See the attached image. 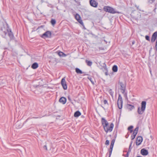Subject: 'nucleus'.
I'll list each match as a JSON object with an SVG mask.
<instances>
[{
  "label": "nucleus",
  "instance_id": "09e8293b",
  "mask_svg": "<svg viewBox=\"0 0 157 157\" xmlns=\"http://www.w3.org/2000/svg\"><path fill=\"white\" fill-rule=\"evenodd\" d=\"M132 110V109L130 108L129 109V111H131Z\"/></svg>",
  "mask_w": 157,
  "mask_h": 157
},
{
  "label": "nucleus",
  "instance_id": "a19ab883",
  "mask_svg": "<svg viewBox=\"0 0 157 157\" xmlns=\"http://www.w3.org/2000/svg\"><path fill=\"white\" fill-rule=\"evenodd\" d=\"M128 106H131V108H133V107H134V106H133V105H128Z\"/></svg>",
  "mask_w": 157,
  "mask_h": 157
},
{
  "label": "nucleus",
  "instance_id": "f704fd0d",
  "mask_svg": "<svg viewBox=\"0 0 157 157\" xmlns=\"http://www.w3.org/2000/svg\"><path fill=\"white\" fill-rule=\"evenodd\" d=\"M88 78L90 80V81L93 84H94V83L93 81L92 80V78H91L88 77Z\"/></svg>",
  "mask_w": 157,
  "mask_h": 157
},
{
  "label": "nucleus",
  "instance_id": "1a4fd4ad",
  "mask_svg": "<svg viewBox=\"0 0 157 157\" xmlns=\"http://www.w3.org/2000/svg\"><path fill=\"white\" fill-rule=\"evenodd\" d=\"M143 139L141 136H139L137 137L136 141V144L137 146L139 145L142 142Z\"/></svg>",
  "mask_w": 157,
  "mask_h": 157
},
{
  "label": "nucleus",
  "instance_id": "6ab92c4d",
  "mask_svg": "<svg viewBox=\"0 0 157 157\" xmlns=\"http://www.w3.org/2000/svg\"><path fill=\"white\" fill-rule=\"evenodd\" d=\"M148 2L149 3L151 4L154 3V5L155 6H156L157 4V0H149Z\"/></svg>",
  "mask_w": 157,
  "mask_h": 157
},
{
  "label": "nucleus",
  "instance_id": "0eeeda50",
  "mask_svg": "<svg viewBox=\"0 0 157 157\" xmlns=\"http://www.w3.org/2000/svg\"><path fill=\"white\" fill-rule=\"evenodd\" d=\"M61 84L62 85L63 89L64 90H66L67 89V86L66 84V82L65 81V77L63 78L61 81Z\"/></svg>",
  "mask_w": 157,
  "mask_h": 157
},
{
  "label": "nucleus",
  "instance_id": "8fccbe9b",
  "mask_svg": "<svg viewBox=\"0 0 157 157\" xmlns=\"http://www.w3.org/2000/svg\"><path fill=\"white\" fill-rule=\"evenodd\" d=\"M18 124V123L17 122L16 124V125H17Z\"/></svg>",
  "mask_w": 157,
  "mask_h": 157
},
{
  "label": "nucleus",
  "instance_id": "9b49d317",
  "mask_svg": "<svg viewBox=\"0 0 157 157\" xmlns=\"http://www.w3.org/2000/svg\"><path fill=\"white\" fill-rule=\"evenodd\" d=\"M90 4L91 6L94 7H97L98 5V3L94 0H90Z\"/></svg>",
  "mask_w": 157,
  "mask_h": 157
},
{
  "label": "nucleus",
  "instance_id": "2f4dec72",
  "mask_svg": "<svg viewBox=\"0 0 157 157\" xmlns=\"http://www.w3.org/2000/svg\"><path fill=\"white\" fill-rule=\"evenodd\" d=\"M109 140H107L105 142V144L106 145H109Z\"/></svg>",
  "mask_w": 157,
  "mask_h": 157
},
{
  "label": "nucleus",
  "instance_id": "39448f33",
  "mask_svg": "<svg viewBox=\"0 0 157 157\" xmlns=\"http://www.w3.org/2000/svg\"><path fill=\"white\" fill-rule=\"evenodd\" d=\"M122 104L123 101L122 100V97L120 95H119L118 99L117 102L118 108H122Z\"/></svg>",
  "mask_w": 157,
  "mask_h": 157
},
{
  "label": "nucleus",
  "instance_id": "49530a36",
  "mask_svg": "<svg viewBox=\"0 0 157 157\" xmlns=\"http://www.w3.org/2000/svg\"><path fill=\"white\" fill-rule=\"evenodd\" d=\"M129 130L130 131V133H132L133 132L132 130Z\"/></svg>",
  "mask_w": 157,
  "mask_h": 157
},
{
  "label": "nucleus",
  "instance_id": "7c9ffc66",
  "mask_svg": "<svg viewBox=\"0 0 157 157\" xmlns=\"http://www.w3.org/2000/svg\"><path fill=\"white\" fill-rule=\"evenodd\" d=\"M119 84L121 86V87H125L124 86V84L122 82H119Z\"/></svg>",
  "mask_w": 157,
  "mask_h": 157
},
{
  "label": "nucleus",
  "instance_id": "e433bc0d",
  "mask_svg": "<svg viewBox=\"0 0 157 157\" xmlns=\"http://www.w3.org/2000/svg\"><path fill=\"white\" fill-rule=\"evenodd\" d=\"M43 148L44 149H45L46 150H47V148L46 146V145H45L43 146Z\"/></svg>",
  "mask_w": 157,
  "mask_h": 157
},
{
  "label": "nucleus",
  "instance_id": "a878e982",
  "mask_svg": "<svg viewBox=\"0 0 157 157\" xmlns=\"http://www.w3.org/2000/svg\"><path fill=\"white\" fill-rule=\"evenodd\" d=\"M121 90L122 93L124 94V93L125 90V87H123L121 88Z\"/></svg>",
  "mask_w": 157,
  "mask_h": 157
},
{
  "label": "nucleus",
  "instance_id": "473e14b6",
  "mask_svg": "<svg viewBox=\"0 0 157 157\" xmlns=\"http://www.w3.org/2000/svg\"><path fill=\"white\" fill-rule=\"evenodd\" d=\"M133 128V126H130L128 128V130H132V128Z\"/></svg>",
  "mask_w": 157,
  "mask_h": 157
},
{
  "label": "nucleus",
  "instance_id": "3c124183",
  "mask_svg": "<svg viewBox=\"0 0 157 157\" xmlns=\"http://www.w3.org/2000/svg\"><path fill=\"white\" fill-rule=\"evenodd\" d=\"M27 120H28V119L26 120V121H27Z\"/></svg>",
  "mask_w": 157,
  "mask_h": 157
},
{
  "label": "nucleus",
  "instance_id": "603ef678",
  "mask_svg": "<svg viewBox=\"0 0 157 157\" xmlns=\"http://www.w3.org/2000/svg\"><path fill=\"white\" fill-rule=\"evenodd\" d=\"M18 128H20V127H18Z\"/></svg>",
  "mask_w": 157,
  "mask_h": 157
},
{
  "label": "nucleus",
  "instance_id": "5701e85b",
  "mask_svg": "<svg viewBox=\"0 0 157 157\" xmlns=\"http://www.w3.org/2000/svg\"><path fill=\"white\" fill-rule=\"evenodd\" d=\"M86 62L87 63V65L88 66H91L92 65V63L90 61H88L87 60H86Z\"/></svg>",
  "mask_w": 157,
  "mask_h": 157
},
{
  "label": "nucleus",
  "instance_id": "bb28decb",
  "mask_svg": "<svg viewBox=\"0 0 157 157\" xmlns=\"http://www.w3.org/2000/svg\"><path fill=\"white\" fill-rule=\"evenodd\" d=\"M51 22L52 25H54L56 23V21L55 19H52Z\"/></svg>",
  "mask_w": 157,
  "mask_h": 157
},
{
  "label": "nucleus",
  "instance_id": "79ce46f5",
  "mask_svg": "<svg viewBox=\"0 0 157 157\" xmlns=\"http://www.w3.org/2000/svg\"><path fill=\"white\" fill-rule=\"evenodd\" d=\"M105 75H108V72H107V71L105 73Z\"/></svg>",
  "mask_w": 157,
  "mask_h": 157
},
{
  "label": "nucleus",
  "instance_id": "20e7f679",
  "mask_svg": "<svg viewBox=\"0 0 157 157\" xmlns=\"http://www.w3.org/2000/svg\"><path fill=\"white\" fill-rule=\"evenodd\" d=\"M114 127V124L113 123H111L110 126H109L108 125L106 126V127L107 128V129H104L105 132L106 133H107L108 132H111L113 130Z\"/></svg>",
  "mask_w": 157,
  "mask_h": 157
},
{
  "label": "nucleus",
  "instance_id": "58836bf2",
  "mask_svg": "<svg viewBox=\"0 0 157 157\" xmlns=\"http://www.w3.org/2000/svg\"><path fill=\"white\" fill-rule=\"evenodd\" d=\"M132 142H131V143H130V144L129 145V151L130 150V147L132 144Z\"/></svg>",
  "mask_w": 157,
  "mask_h": 157
},
{
  "label": "nucleus",
  "instance_id": "c03bdc74",
  "mask_svg": "<svg viewBox=\"0 0 157 157\" xmlns=\"http://www.w3.org/2000/svg\"><path fill=\"white\" fill-rule=\"evenodd\" d=\"M135 41H133L132 42V44H135Z\"/></svg>",
  "mask_w": 157,
  "mask_h": 157
},
{
  "label": "nucleus",
  "instance_id": "393cba45",
  "mask_svg": "<svg viewBox=\"0 0 157 157\" xmlns=\"http://www.w3.org/2000/svg\"><path fill=\"white\" fill-rule=\"evenodd\" d=\"M115 142V140L114 139H113L112 140L110 147H113Z\"/></svg>",
  "mask_w": 157,
  "mask_h": 157
},
{
  "label": "nucleus",
  "instance_id": "4468645a",
  "mask_svg": "<svg viewBox=\"0 0 157 157\" xmlns=\"http://www.w3.org/2000/svg\"><path fill=\"white\" fill-rule=\"evenodd\" d=\"M140 153L143 155H147L148 153V151L145 148L142 149L141 150Z\"/></svg>",
  "mask_w": 157,
  "mask_h": 157
},
{
  "label": "nucleus",
  "instance_id": "423d86ee",
  "mask_svg": "<svg viewBox=\"0 0 157 157\" xmlns=\"http://www.w3.org/2000/svg\"><path fill=\"white\" fill-rule=\"evenodd\" d=\"M101 122L104 129H107L106 126L108 124V123L107 121L104 118L102 117L101 118Z\"/></svg>",
  "mask_w": 157,
  "mask_h": 157
},
{
  "label": "nucleus",
  "instance_id": "c85d7f7f",
  "mask_svg": "<svg viewBox=\"0 0 157 157\" xmlns=\"http://www.w3.org/2000/svg\"><path fill=\"white\" fill-rule=\"evenodd\" d=\"M113 147H110L109 152V157H110L111 155L112 152L113 150Z\"/></svg>",
  "mask_w": 157,
  "mask_h": 157
},
{
  "label": "nucleus",
  "instance_id": "f257e3e1",
  "mask_svg": "<svg viewBox=\"0 0 157 157\" xmlns=\"http://www.w3.org/2000/svg\"><path fill=\"white\" fill-rule=\"evenodd\" d=\"M131 15L132 17L136 20H138L140 18L141 14L139 12L134 11L132 12Z\"/></svg>",
  "mask_w": 157,
  "mask_h": 157
},
{
  "label": "nucleus",
  "instance_id": "6e6552de",
  "mask_svg": "<svg viewBox=\"0 0 157 157\" xmlns=\"http://www.w3.org/2000/svg\"><path fill=\"white\" fill-rule=\"evenodd\" d=\"M139 129V128L138 127H136L134 129L133 132L131 136V138L132 140H133L135 138L136 136L137 133H138Z\"/></svg>",
  "mask_w": 157,
  "mask_h": 157
},
{
  "label": "nucleus",
  "instance_id": "ddd939ff",
  "mask_svg": "<svg viewBox=\"0 0 157 157\" xmlns=\"http://www.w3.org/2000/svg\"><path fill=\"white\" fill-rule=\"evenodd\" d=\"M7 31L8 33V35L10 37V39H12L13 37V33L11 32V29L8 28V29H7Z\"/></svg>",
  "mask_w": 157,
  "mask_h": 157
},
{
  "label": "nucleus",
  "instance_id": "4c0bfd02",
  "mask_svg": "<svg viewBox=\"0 0 157 157\" xmlns=\"http://www.w3.org/2000/svg\"><path fill=\"white\" fill-rule=\"evenodd\" d=\"M67 98H68V100L69 101H71V99L70 97L69 96H68Z\"/></svg>",
  "mask_w": 157,
  "mask_h": 157
},
{
  "label": "nucleus",
  "instance_id": "ea45409f",
  "mask_svg": "<svg viewBox=\"0 0 157 157\" xmlns=\"http://www.w3.org/2000/svg\"><path fill=\"white\" fill-rule=\"evenodd\" d=\"M156 6H155V8L154 9V10H153L155 12H156Z\"/></svg>",
  "mask_w": 157,
  "mask_h": 157
},
{
  "label": "nucleus",
  "instance_id": "a18cd8bd",
  "mask_svg": "<svg viewBox=\"0 0 157 157\" xmlns=\"http://www.w3.org/2000/svg\"><path fill=\"white\" fill-rule=\"evenodd\" d=\"M155 48L156 51H157V44L155 45Z\"/></svg>",
  "mask_w": 157,
  "mask_h": 157
},
{
  "label": "nucleus",
  "instance_id": "aec40b11",
  "mask_svg": "<svg viewBox=\"0 0 157 157\" xmlns=\"http://www.w3.org/2000/svg\"><path fill=\"white\" fill-rule=\"evenodd\" d=\"M146 102L145 101H142L141 102V108H145Z\"/></svg>",
  "mask_w": 157,
  "mask_h": 157
},
{
  "label": "nucleus",
  "instance_id": "c756f323",
  "mask_svg": "<svg viewBox=\"0 0 157 157\" xmlns=\"http://www.w3.org/2000/svg\"><path fill=\"white\" fill-rule=\"evenodd\" d=\"M103 103H104V105H108V102H107V101L106 100H104V101H103Z\"/></svg>",
  "mask_w": 157,
  "mask_h": 157
},
{
  "label": "nucleus",
  "instance_id": "a211bd4d",
  "mask_svg": "<svg viewBox=\"0 0 157 157\" xmlns=\"http://www.w3.org/2000/svg\"><path fill=\"white\" fill-rule=\"evenodd\" d=\"M145 109H138V112L140 114H142L144 111Z\"/></svg>",
  "mask_w": 157,
  "mask_h": 157
},
{
  "label": "nucleus",
  "instance_id": "c9c22d12",
  "mask_svg": "<svg viewBox=\"0 0 157 157\" xmlns=\"http://www.w3.org/2000/svg\"><path fill=\"white\" fill-rule=\"evenodd\" d=\"M46 115H45V116ZM45 115H44L43 116H40L38 117H33V118H41L42 117H44V116Z\"/></svg>",
  "mask_w": 157,
  "mask_h": 157
},
{
  "label": "nucleus",
  "instance_id": "b1692460",
  "mask_svg": "<svg viewBox=\"0 0 157 157\" xmlns=\"http://www.w3.org/2000/svg\"><path fill=\"white\" fill-rule=\"evenodd\" d=\"M108 92L112 96V97H113V92L111 89H110L108 90Z\"/></svg>",
  "mask_w": 157,
  "mask_h": 157
},
{
  "label": "nucleus",
  "instance_id": "de8ad7c7",
  "mask_svg": "<svg viewBox=\"0 0 157 157\" xmlns=\"http://www.w3.org/2000/svg\"><path fill=\"white\" fill-rule=\"evenodd\" d=\"M4 33L5 34V35L6 36V32H4Z\"/></svg>",
  "mask_w": 157,
  "mask_h": 157
},
{
  "label": "nucleus",
  "instance_id": "72a5a7b5",
  "mask_svg": "<svg viewBox=\"0 0 157 157\" xmlns=\"http://www.w3.org/2000/svg\"><path fill=\"white\" fill-rule=\"evenodd\" d=\"M145 39L146 40H148V41H150L149 37L148 36H146Z\"/></svg>",
  "mask_w": 157,
  "mask_h": 157
},
{
  "label": "nucleus",
  "instance_id": "412c9836",
  "mask_svg": "<svg viewBox=\"0 0 157 157\" xmlns=\"http://www.w3.org/2000/svg\"><path fill=\"white\" fill-rule=\"evenodd\" d=\"M112 70L114 72L117 71V67L116 65H114L112 67Z\"/></svg>",
  "mask_w": 157,
  "mask_h": 157
},
{
  "label": "nucleus",
  "instance_id": "f8f14e48",
  "mask_svg": "<svg viewBox=\"0 0 157 157\" xmlns=\"http://www.w3.org/2000/svg\"><path fill=\"white\" fill-rule=\"evenodd\" d=\"M157 38V32H155L152 35L151 41L152 42H154L156 38Z\"/></svg>",
  "mask_w": 157,
  "mask_h": 157
},
{
  "label": "nucleus",
  "instance_id": "4be33fe9",
  "mask_svg": "<svg viewBox=\"0 0 157 157\" xmlns=\"http://www.w3.org/2000/svg\"><path fill=\"white\" fill-rule=\"evenodd\" d=\"M75 71L77 74H82L83 72L79 69L76 68L75 69Z\"/></svg>",
  "mask_w": 157,
  "mask_h": 157
},
{
  "label": "nucleus",
  "instance_id": "2eb2a0df",
  "mask_svg": "<svg viewBox=\"0 0 157 157\" xmlns=\"http://www.w3.org/2000/svg\"><path fill=\"white\" fill-rule=\"evenodd\" d=\"M66 98L64 97H61L59 99V102L63 104H64L66 102Z\"/></svg>",
  "mask_w": 157,
  "mask_h": 157
},
{
  "label": "nucleus",
  "instance_id": "f3484780",
  "mask_svg": "<svg viewBox=\"0 0 157 157\" xmlns=\"http://www.w3.org/2000/svg\"><path fill=\"white\" fill-rule=\"evenodd\" d=\"M38 67V65L36 63H34L32 65L31 67L33 69L37 68Z\"/></svg>",
  "mask_w": 157,
  "mask_h": 157
},
{
  "label": "nucleus",
  "instance_id": "7ed1b4c3",
  "mask_svg": "<svg viewBox=\"0 0 157 157\" xmlns=\"http://www.w3.org/2000/svg\"><path fill=\"white\" fill-rule=\"evenodd\" d=\"M52 33L50 31H47L46 32L44 33L41 36V37L45 39V38H50L51 36Z\"/></svg>",
  "mask_w": 157,
  "mask_h": 157
},
{
  "label": "nucleus",
  "instance_id": "cd10ccee",
  "mask_svg": "<svg viewBox=\"0 0 157 157\" xmlns=\"http://www.w3.org/2000/svg\"><path fill=\"white\" fill-rule=\"evenodd\" d=\"M58 55L60 56H63V55H65L64 53H63L62 52H58Z\"/></svg>",
  "mask_w": 157,
  "mask_h": 157
},
{
  "label": "nucleus",
  "instance_id": "37998d69",
  "mask_svg": "<svg viewBox=\"0 0 157 157\" xmlns=\"http://www.w3.org/2000/svg\"><path fill=\"white\" fill-rule=\"evenodd\" d=\"M125 157H128V153H127L126 155L125 156Z\"/></svg>",
  "mask_w": 157,
  "mask_h": 157
},
{
  "label": "nucleus",
  "instance_id": "dca6fc26",
  "mask_svg": "<svg viewBox=\"0 0 157 157\" xmlns=\"http://www.w3.org/2000/svg\"><path fill=\"white\" fill-rule=\"evenodd\" d=\"M81 115V113L78 111L75 112L74 114V116L75 117H78Z\"/></svg>",
  "mask_w": 157,
  "mask_h": 157
},
{
  "label": "nucleus",
  "instance_id": "f03ea898",
  "mask_svg": "<svg viewBox=\"0 0 157 157\" xmlns=\"http://www.w3.org/2000/svg\"><path fill=\"white\" fill-rule=\"evenodd\" d=\"M104 10L106 12L111 13H118L113 8L109 6H105L103 8Z\"/></svg>",
  "mask_w": 157,
  "mask_h": 157
},
{
  "label": "nucleus",
  "instance_id": "9d476101",
  "mask_svg": "<svg viewBox=\"0 0 157 157\" xmlns=\"http://www.w3.org/2000/svg\"><path fill=\"white\" fill-rule=\"evenodd\" d=\"M75 18L79 23L83 25V22L81 18L80 15L78 13H76L75 15Z\"/></svg>",
  "mask_w": 157,
  "mask_h": 157
}]
</instances>
